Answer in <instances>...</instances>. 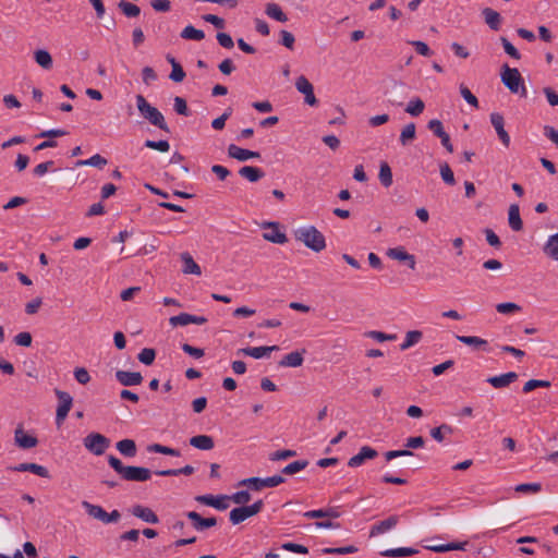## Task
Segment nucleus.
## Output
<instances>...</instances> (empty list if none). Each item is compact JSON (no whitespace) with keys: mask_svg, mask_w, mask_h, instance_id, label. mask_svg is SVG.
Segmentation results:
<instances>
[{"mask_svg":"<svg viewBox=\"0 0 558 558\" xmlns=\"http://www.w3.org/2000/svg\"><path fill=\"white\" fill-rule=\"evenodd\" d=\"M294 239L313 252L319 253L326 248V239L315 226H303L293 231Z\"/></svg>","mask_w":558,"mask_h":558,"instance_id":"1","label":"nucleus"},{"mask_svg":"<svg viewBox=\"0 0 558 558\" xmlns=\"http://www.w3.org/2000/svg\"><path fill=\"white\" fill-rule=\"evenodd\" d=\"M109 465L125 481L146 482L151 477V471L143 466H124L114 456L108 458Z\"/></svg>","mask_w":558,"mask_h":558,"instance_id":"2","label":"nucleus"},{"mask_svg":"<svg viewBox=\"0 0 558 558\" xmlns=\"http://www.w3.org/2000/svg\"><path fill=\"white\" fill-rule=\"evenodd\" d=\"M135 100L137 110L145 120L163 131H168L165 118L156 107L151 106L143 95H136Z\"/></svg>","mask_w":558,"mask_h":558,"instance_id":"3","label":"nucleus"},{"mask_svg":"<svg viewBox=\"0 0 558 558\" xmlns=\"http://www.w3.org/2000/svg\"><path fill=\"white\" fill-rule=\"evenodd\" d=\"M500 77L501 82L511 93L519 94L522 97L526 96L527 92L524 85V80L518 69L510 68L505 64L501 68Z\"/></svg>","mask_w":558,"mask_h":558,"instance_id":"4","label":"nucleus"},{"mask_svg":"<svg viewBox=\"0 0 558 558\" xmlns=\"http://www.w3.org/2000/svg\"><path fill=\"white\" fill-rule=\"evenodd\" d=\"M82 507L86 510L89 517L106 524L118 522L121 517L118 510H113L108 513L101 506L90 504L86 500L82 501Z\"/></svg>","mask_w":558,"mask_h":558,"instance_id":"5","label":"nucleus"},{"mask_svg":"<svg viewBox=\"0 0 558 558\" xmlns=\"http://www.w3.org/2000/svg\"><path fill=\"white\" fill-rule=\"evenodd\" d=\"M263 229V239L275 244H286L288 236L282 226L277 221H265L260 225Z\"/></svg>","mask_w":558,"mask_h":558,"instance_id":"6","label":"nucleus"},{"mask_svg":"<svg viewBox=\"0 0 558 558\" xmlns=\"http://www.w3.org/2000/svg\"><path fill=\"white\" fill-rule=\"evenodd\" d=\"M84 447L95 456H101L110 446V440L99 434L90 433L83 439Z\"/></svg>","mask_w":558,"mask_h":558,"instance_id":"7","label":"nucleus"},{"mask_svg":"<svg viewBox=\"0 0 558 558\" xmlns=\"http://www.w3.org/2000/svg\"><path fill=\"white\" fill-rule=\"evenodd\" d=\"M284 482V478L281 475H274L266 478L260 477H250L242 480L239 482V486H248L254 490H262L266 487H276Z\"/></svg>","mask_w":558,"mask_h":558,"instance_id":"8","label":"nucleus"},{"mask_svg":"<svg viewBox=\"0 0 558 558\" xmlns=\"http://www.w3.org/2000/svg\"><path fill=\"white\" fill-rule=\"evenodd\" d=\"M296 90L304 96V102L310 107H316L318 100L314 94V86L305 75H299L295 80Z\"/></svg>","mask_w":558,"mask_h":558,"instance_id":"9","label":"nucleus"},{"mask_svg":"<svg viewBox=\"0 0 558 558\" xmlns=\"http://www.w3.org/2000/svg\"><path fill=\"white\" fill-rule=\"evenodd\" d=\"M56 395L59 401L56 413V421L58 425H61L72 408L73 399L70 393L65 391L56 390Z\"/></svg>","mask_w":558,"mask_h":558,"instance_id":"10","label":"nucleus"},{"mask_svg":"<svg viewBox=\"0 0 558 558\" xmlns=\"http://www.w3.org/2000/svg\"><path fill=\"white\" fill-rule=\"evenodd\" d=\"M14 444L21 449H32L38 445V439L27 433L22 424H19L14 430Z\"/></svg>","mask_w":558,"mask_h":558,"instance_id":"11","label":"nucleus"},{"mask_svg":"<svg viewBox=\"0 0 558 558\" xmlns=\"http://www.w3.org/2000/svg\"><path fill=\"white\" fill-rule=\"evenodd\" d=\"M386 255L393 260L407 264L408 267L412 270L415 269V256L408 253V251L403 246L388 248Z\"/></svg>","mask_w":558,"mask_h":558,"instance_id":"12","label":"nucleus"},{"mask_svg":"<svg viewBox=\"0 0 558 558\" xmlns=\"http://www.w3.org/2000/svg\"><path fill=\"white\" fill-rule=\"evenodd\" d=\"M490 123L494 126L499 140L504 144L505 147H509L510 145V136L508 132L505 130V120L502 114L498 112L490 113Z\"/></svg>","mask_w":558,"mask_h":558,"instance_id":"13","label":"nucleus"},{"mask_svg":"<svg viewBox=\"0 0 558 558\" xmlns=\"http://www.w3.org/2000/svg\"><path fill=\"white\" fill-rule=\"evenodd\" d=\"M377 451L373 449L369 446H363L361 447L359 453L351 457L348 461V465L350 468H359L361 466L366 460H372L377 457Z\"/></svg>","mask_w":558,"mask_h":558,"instance_id":"14","label":"nucleus"},{"mask_svg":"<svg viewBox=\"0 0 558 558\" xmlns=\"http://www.w3.org/2000/svg\"><path fill=\"white\" fill-rule=\"evenodd\" d=\"M169 323L172 327L186 326L189 324L204 325L207 323V318L204 316L181 313L180 315L170 317Z\"/></svg>","mask_w":558,"mask_h":558,"instance_id":"15","label":"nucleus"},{"mask_svg":"<svg viewBox=\"0 0 558 558\" xmlns=\"http://www.w3.org/2000/svg\"><path fill=\"white\" fill-rule=\"evenodd\" d=\"M196 500L203 505L214 507L218 510H225L229 507L228 496L203 495L197 496Z\"/></svg>","mask_w":558,"mask_h":558,"instance_id":"16","label":"nucleus"},{"mask_svg":"<svg viewBox=\"0 0 558 558\" xmlns=\"http://www.w3.org/2000/svg\"><path fill=\"white\" fill-rule=\"evenodd\" d=\"M228 155L239 161H246L248 159L259 157V153L241 148L234 144L228 146Z\"/></svg>","mask_w":558,"mask_h":558,"instance_id":"17","label":"nucleus"},{"mask_svg":"<svg viewBox=\"0 0 558 558\" xmlns=\"http://www.w3.org/2000/svg\"><path fill=\"white\" fill-rule=\"evenodd\" d=\"M131 512L134 517L147 523L156 524L159 521L157 514L148 507L135 505L132 507Z\"/></svg>","mask_w":558,"mask_h":558,"instance_id":"18","label":"nucleus"},{"mask_svg":"<svg viewBox=\"0 0 558 558\" xmlns=\"http://www.w3.org/2000/svg\"><path fill=\"white\" fill-rule=\"evenodd\" d=\"M116 377L123 386H137L143 381L141 373L137 372L118 371Z\"/></svg>","mask_w":558,"mask_h":558,"instance_id":"19","label":"nucleus"},{"mask_svg":"<svg viewBox=\"0 0 558 558\" xmlns=\"http://www.w3.org/2000/svg\"><path fill=\"white\" fill-rule=\"evenodd\" d=\"M399 522L398 515H390L389 518L376 523L371 529V536L384 534L392 530Z\"/></svg>","mask_w":558,"mask_h":558,"instance_id":"20","label":"nucleus"},{"mask_svg":"<svg viewBox=\"0 0 558 558\" xmlns=\"http://www.w3.org/2000/svg\"><path fill=\"white\" fill-rule=\"evenodd\" d=\"M279 348L277 345L270 347H253V348H244L238 351V353H242L247 356H252L254 359H263L267 356L270 352L277 351Z\"/></svg>","mask_w":558,"mask_h":558,"instance_id":"21","label":"nucleus"},{"mask_svg":"<svg viewBox=\"0 0 558 558\" xmlns=\"http://www.w3.org/2000/svg\"><path fill=\"white\" fill-rule=\"evenodd\" d=\"M305 350L302 352L293 351L289 354L284 355L282 360L279 362L280 366L283 367H300L303 364Z\"/></svg>","mask_w":558,"mask_h":558,"instance_id":"22","label":"nucleus"},{"mask_svg":"<svg viewBox=\"0 0 558 558\" xmlns=\"http://www.w3.org/2000/svg\"><path fill=\"white\" fill-rule=\"evenodd\" d=\"M518 378V375L513 372L506 373L498 376H493L487 379V383H489L494 388H504L509 386L511 383L515 381Z\"/></svg>","mask_w":558,"mask_h":558,"instance_id":"23","label":"nucleus"},{"mask_svg":"<svg viewBox=\"0 0 558 558\" xmlns=\"http://www.w3.org/2000/svg\"><path fill=\"white\" fill-rule=\"evenodd\" d=\"M508 222L512 230L521 231L523 228V222L520 217V208L518 204H512L509 206L508 210Z\"/></svg>","mask_w":558,"mask_h":558,"instance_id":"24","label":"nucleus"},{"mask_svg":"<svg viewBox=\"0 0 558 558\" xmlns=\"http://www.w3.org/2000/svg\"><path fill=\"white\" fill-rule=\"evenodd\" d=\"M187 518L192 520L193 525L196 530H205L216 525L217 521L215 518L203 519L197 512L191 511L187 513Z\"/></svg>","mask_w":558,"mask_h":558,"instance_id":"25","label":"nucleus"},{"mask_svg":"<svg viewBox=\"0 0 558 558\" xmlns=\"http://www.w3.org/2000/svg\"><path fill=\"white\" fill-rule=\"evenodd\" d=\"M456 339L466 345L473 347L475 350H487V340L476 336H456Z\"/></svg>","mask_w":558,"mask_h":558,"instance_id":"26","label":"nucleus"},{"mask_svg":"<svg viewBox=\"0 0 558 558\" xmlns=\"http://www.w3.org/2000/svg\"><path fill=\"white\" fill-rule=\"evenodd\" d=\"M14 470L17 472L28 471V472H32L40 477H44V478L49 477L48 470L45 466L36 464V463H21L17 466H15Z\"/></svg>","mask_w":558,"mask_h":558,"instance_id":"27","label":"nucleus"},{"mask_svg":"<svg viewBox=\"0 0 558 558\" xmlns=\"http://www.w3.org/2000/svg\"><path fill=\"white\" fill-rule=\"evenodd\" d=\"M35 62L44 70H50L53 61L50 52L46 49H37L34 51Z\"/></svg>","mask_w":558,"mask_h":558,"instance_id":"28","label":"nucleus"},{"mask_svg":"<svg viewBox=\"0 0 558 558\" xmlns=\"http://www.w3.org/2000/svg\"><path fill=\"white\" fill-rule=\"evenodd\" d=\"M190 445L199 450H211L215 446L214 439L208 435H197L190 439Z\"/></svg>","mask_w":558,"mask_h":558,"instance_id":"29","label":"nucleus"},{"mask_svg":"<svg viewBox=\"0 0 558 558\" xmlns=\"http://www.w3.org/2000/svg\"><path fill=\"white\" fill-rule=\"evenodd\" d=\"M181 260L183 262L182 271L184 274H192L196 276H199L202 274L201 267L196 264L191 254L186 252L182 253Z\"/></svg>","mask_w":558,"mask_h":558,"instance_id":"30","label":"nucleus"},{"mask_svg":"<svg viewBox=\"0 0 558 558\" xmlns=\"http://www.w3.org/2000/svg\"><path fill=\"white\" fill-rule=\"evenodd\" d=\"M423 338V332L421 330H410L407 331L404 336L403 342L400 344V350L405 351L414 345H416Z\"/></svg>","mask_w":558,"mask_h":558,"instance_id":"31","label":"nucleus"},{"mask_svg":"<svg viewBox=\"0 0 558 558\" xmlns=\"http://www.w3.org/2000/svg\"><path fill=\"white\" fill-rule=\"evenodd\" d=\"M265 13L278 22L286 23L288 21L287 14L282 11L281 7L277 3L270 2L266 4Z\"/></svg>","mask_w":558,"mask_h":558,"instance_id":"32","label":"nucleus"},{"mask_svg":"<svg viewBox=\"0 0 558 558\" xmlns=\"http://www.w3.org/2000/svg\"><path fill=\"white\" fill-rule=\"evenodd\" d=\"M543 251L547 257L554 260H558V233L553 234L548 238Z\"/></svg>","mask_w":558,"mask_h":558,"instance_id":"33","label":"nucleus"},{"mask_svg":"<svg viewBox=\"0 0 558 558\" xmlns=\"http://www.w3.org/2000/svg\"><path fill=\"white\" fill-rule=\"evenodd\" d=\"M416 136V129L414 123H409L404 125L401 130L399 141L402 146H408L411 144Z\"/></svg>","mask_w":558,"mask_h":558,"instance_id":"34","label":"nucleus"},{"mask_svg":"<svg viewBox=\"0 0 558 558\" xmlns=\"http://www.w3.org/2000/svg\"><path fill=\"white\" fill-rule=\"evenodd\" d=\"M167 60L169 61L172 68L171 73L169 75L170 80H172L175 83L182 82L185 77V72L180 65V63L177 62L175 59L170 56L167 57Z\"/></svg>","mask_w":558,"mask_h":558,"instance_id":"35","label":"nucleus"},{"mask_svg":"<svg viewBox=\"0 0 558 558\" xmlns=\"http://www.w3.org/2000/svg\"><path fill=\"white\" fill-rule=\"evenodd\" d=\"M466 542L463 543H448V544H441V545H429L426 546L427 549L435 551V553H446L450 550H464L466 546Z\"/></svg>","mask_w":558,"mask_h":558,"instance_id":"36","label":"nucleus"},{"mask_svg":"<svg viewBox=\"0 0 558 558\" xmlns=\"http://www.w3.org/2000/svg\"><path fill=\"white\" fill-rule=\"evenodd\" d=\"M117 449L125 457H134L136 454V445L132 439H123L117 442Z\"/></svg>","mask_w":558,"mask_h":558,"instance_id":"37","label":"nucleus"},{"mask_svg":"<svg viewBox=\"0 0 558 558\" xmlns=\"http://www.w3.org/2000/svg\"><path fill=\"white\" fill-rule=\"evenodd\" d=\"M483 16L485 19V22L489 25L490 28L493 29H498L499 28V25H500V14L490 9V8H485L483 11Z\"/></svg>","mask_w":558,"mask_h":558,"instance_id":"38","label":"nucleus"},{"mask_svg":"<svg viewBox=\"0 0 558 558\" xmlns=\"http://www.w3.org/2000/svg\"><path fill=\"white\" fill-rule=\"evenodd\" d=\"M239 173L250 182H256L263 177L262 170L252 166L242 167Z\"/></svg>","mask_w":558,"mask_h":558,"instance_id":"39","label":"nucleus"},{"mask_svg":"<svg viewBox=\"0 0 558 558\" xmlns=\"http://www.w3.org/2000/svg\"><path fill=\"white\" fill-rule=\"evenodd\" d=\"M497 313L501 315H514L522 311V307L514 302H504L496 305Z\"/></svg>","mask_w":558,"mask_h":558,"instance_id":"40","label":"nucleus"},{"mask_svg":"<svg viewBox=\"0 0 558 558\" xmlns=\"http://www.w3.org/2000/svg\"><path fill=\"white\" fill-rule=\"evenodd\" d=\"M424 109H425V104L423 102V100L415 97V98H412L408 102L405 112L412 117H417L424 111Z\"/></svg>","mask_w":558,"mask_h":558,"instance_id":"41","label":"nucleus"},{"mask_svg":"<svg viewBox=\"0 0 558 558\" xmlns=\"http://www.w3.org/2000/svg\"><path fill=\"white\" fill-rule=\"evenodd\" d=\"M107 159L104 158L102 156H100L99 154H95L94 156H92L90 158L88 159H85V160H77L75 166L76 167H82V166H90V167H98V168H102L104 166L107 165Z\"/></svg>","mask_w":558,"mask_h":558,"instance_id":"42","label":"nucleus"},{"mask_svg":"<svg viewBox=\"0 0 558 558\" xmlns=\"http://www.w3.org/2000/svg\"><path fill=\"white\" fill-rule=\"evenodd\" d=\"M417 551L410 547H401V548H393V549H387L380 553L384 557H408L415 555Z\"/></svg>","mask_w":558,"mask_h":558,"instance_id":"43","label":"nucleus"},{"mask_svg":"<svg viewBox=\"0 0 558 558\" xmlns=\"http://www.w3.org/2000/svg\"><path fill=\"white\" fill-rule=\"evenodd\" d=\"M181 37L183 39H187V40L199 41V40L204 39L205 34L203 31L196 29L192 25H189V26L184 27L183 31L181 32Z\"/></svg>","mask_w":558,"mask_h":558,"instance_id":"44","label":"nucleus"},{"mask_svg":"<svg viewBox=\"0 0 558 558\" xmlns=\"http://www.w3.org/2000/svg\"><path fill=\"white\" fill-rule=\"evenodd\" d=\"M378 177L384 186L389 187L392 184V172L387 162L380 165Z\"/></svg>","mask_w":558,"mask_h":558,"instance_id":"45","label":"nucleus"},{"mask_svg":"<svg viewBox=\"0 0 558 558\" xmlns=\"http://www.w3.org/2000/svg\"><path fill=\"white\" fill-rule=\"evenodd\" d=\"M193 473H194V468L192 465H185L182 469L161 470V471L156 472V474L159 476H178L181 474L191 475Z\"/></svg>","mask_w":558,"mask_h":558,"instance_id":"46","label":"nucleus"},{"mask_svg":"<svg viewBox=\"0 0 558 558\" xmlns=\"http://www.w3.org/2000/svg\"><path fill=\"white\" fill-rule=\"evenodd\" d=\"M119 9L123 12V14L128 17H135L141 13L140 8L136 4L131 2L121 0L118 3Z\"/></svg>","mask_w":558,"mask_h":558,"instance_id":"47","label":"nucleus"},{"mask_svg":"<svg viewBox=\"0 0 558 558\" xmlns=\"http://www.w3.org/2000/svg\"><path fill=\"white\" fill-rule=\"evenodd\" d=\"M147 451L148 452L162 453V454H167V456H173V457L180 456V452L177 449H173V448H170V447H167V446H162V445H159V444H151V445H149L147 447Z\"/></svg>","mask_w":558,"mask_h":558,"instance_id":"48","label":"nucleus"},{"mask_svg":"<svg viewBox=\"0 0 558 558\" xmlns=\"http://www.w3.org/2000/svg\"><path fill=\"white\" fill-rule=\"evenodd\" d=\"M248 518L250 517L244 507L235 508V509L231 510V512H230V521L233 524H239Z\"/></svg>","mask_w":558,"mask_h":558,"instance_id":"49","label":"nucleus"},{"mask_svg":"<svg viewBox=\"0 0 558 558\" xmlns=\"http://www.w3.org/2000/svg\"><path fill=\"white\" fill-rule=\"evenodd\" d=\"M460 94L463 97V99L473 108H478V100L477 98L471 93V90L464 85L461 84L460 87Z\"/></svg>","mask_w":558,"mask_h":558,"instance_id":"50","label":"nucleus"},{"mask_svg":"<svg viewBox=\"0 0 558 558\" xmlns=\"http://www.w3.org/2000/svg\"><path fill=\"white\" fill-rule=\"evenodd\" d=\"M307 466V461L305 460H299L294 461L287 466L283 468L282 472L287 475L295 474L302 470H304Z\"/></svg>","mask_w":558,"mask_h":558,"instance_id":"51","label":"nucleus"},{"mask_svg":"<svg viewBox=\"0 0 558 558\" xmlns=\"http://www.w3.org/2000/svg\"><path fill=\"white\" fill-rule=\"evenodd\" d=\"M450 433H452V428L447 424H442V425L435 427L430 430L432 437L439 442L444 440L445 434H450Z\"/></svg>","mask_w":558,"mask_h":558,"instance_id":"52","label":"nucleus"},{"mask_svg":"<svg viewBox=\"0 0 558 558\" xmlns=\"http://www.w3.org/2000/svg\"><path fill=\"white\" fill-rule=\"evenodd\" d=\"M137 357L143 364L150 365L155 361L156 352L154 349L145 348L138 353Z\"/></svg>","mask_w":558,"mask_h":558,"instance_id":"53","label":"nucleus"},{"mask_svg":"<svg viewBox=\"0 0 558 558\" xmlns=\"http://www.w3.org/2000/svg\"><path fill=\"white\" fill-rule=\"evenodd\" d=\"M542 486L538 483L519 484L515 486V492L524 494H536L541 490Z\"/></svg>","mask_w":558,"mask_h":558,"instance_id":"54","label":"nucleus"},{"mask_svg":"<svg viewBox=\"0 0 558 558\" xmlns=\"http://www.w3.org/2000/svg\"><path fill=\"white\" fill-rule=\"evenodd\" d=\"M145 146L150 149H155V150H158L161 153H167L170 149V144L168 141L155 142V141L147 140L145 142Z\"/></svg>","mask_w":558,"mask_h":558,"instance_id":"55","label":"nucleus"},{"mask_svg":"<svg viewBox=\"0 0 558 558\" xmlns=\"http://www.w3.org/2000/svg\"><path fill=\"white\" fill-rule=\"evenodd\" d=\"M440 175H441V179L447 184L453 185L456 183L453 172L447 163H444L440 166Z\"/></svg>","mask_w":558,"mask_h":558,"instance_id":"56","label":"nucleus"},{"mask_svg":"<svg viewBox=\"0 0 558 558\" xmlns=\"http://www.w3.org/2000/svg\"><path fill=\"white\" fill-rule=\"evenodd\" d=\"M366 336L376 341H379V342L392 341L397 338L396 335H389V333H385L383 331H376V330L367 332Z\"/></svg>","mask_w":558,"mask_h":558,"instance_id":"57","label":"nucleus"},{"mask_svg":"<svg viewBox=\"0 0 558 558\" xmlns=\"http://www.w3.org/2000/svg\"><path fill=\"white\" fill-rule=\"evenodd\" d=\"M173 108L177 113H179L181 116H185V117L189 116V109H187L186 101L182 97H179V96L174 97Z\"/></svg>","mask_w":558,"mask_h":558,"instance_id":"58","label":"nucleus"},{"mask_svg":"<svg viewBox=\"0 0 558 558\" xmlns=\"http://www.w3.org/2000/svg\"><path fill=\"white\" fill-rule=\"evenodd\" d=\"M73 374L75 379L82 385H86L90 380V375L85 367H76Z\"/></svg>","mask_w":558,"mask_h":558,"instance_id":"59","label":"nucleus"},{"mask_svg":"<svg viewBox=\"0 0 558 558\" xmlns=\"http://www.w3.org/2000/svg\"><path fill=\"white\" fill-rule=\"evenodd\" d=\"M41 305H43V299L35 298L25 304V312L28 315H34L39 311Z\"/></svg>","mask_w":558,"mask_h":558,"instance_id":"60","label":"nucleus"},{"mask_svg":"<svg viewBox=\"0 0 558 558\" xmlns=\"http://www.w3.org/2000/svg\"><path fill=\"white\" fill-rule=\"evenodd\" d=\"M409 44L412 45L415 48V50L417 51V53H420L421 56L429 57L432 54V50L429 49L427 44H425L424 41L412 40V41H409Z\"/></svg>","mask_w":558,"mask_h":558,"instance_id":"61","label":"nucleus"},{"mask_svg":"<svg viewBox=\"0 0 558 558\" xmlns=\"http://www.w3.org/2000/svg\"><path fill=\"white\" fill-rule=\"evenodd\" d=\"M281 548L287 551H292V553L303 554V555H306L308 553L307 547L300 545V544H295V543H283L281 545Z\"/></svg>","mask_w":558,"mask_h":558,"instance_id":"62","label":"nucleus"},{"mask_svg":"<svg viewBox=\"0 0 558 558\" xmlns=\"http://www.w3.org/2000/svg\"><path fill=\"white\" fill-rule=\"evenodd\" d=\"M14 342L21 347H29L32 344V335L27 331L20 332L14 337Z\"/></svg>","mask_w":558,"mask_h":558,"instance_id":"63","label":"nucleus"},{"mask_svg":"<svg viewBox=\"0 0 558 558\" xmlns=\"http://www.w3.org/2000/svg\"><path fill=\"white\" fill-rule=\"evenodd\" d=\"M234 504L244 505L251 500V495L246 490H241L229 497Z\"/></svg>","mask_w":558,"mask_h":558,"instance_id":"64","label":"nucleus"}]
</instances>
